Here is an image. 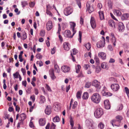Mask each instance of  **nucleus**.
I'll return each instance as SVG.
<instances>
[{
    "label": "nucleus",
    "instance_id": "f257e3e1",
    "mask_svg": "<svg viewBox=\"0 0 129 129\" xmlns=\"http://www.w3.org/2000/svg\"><path fill=\"white\" fill-rule=\"evenodd\" d=\"M90 98L92 102L96 104H98L100 102L101 98L99 93H95L91 96Z\"/></svg>",
    "mask_w": 129,
    "mask_h": 129
},
{
    "label": "nucleus",
    "instance_id": "f03ea898",
    "mask_svg": "<svg viewBox=\"0 0 129 129\" xmlns=\"http://www.w3.org/2000/svg\"><path fill=\"white\" fill-rule=\"evenodd\" d=\"M94 114L96 117L100 118L103 114V110L101 108H98L95 109Z\"/></svg>",
    "mask_w": 129,
    "mask_h": 129
},
{
    "label": "nucleus",
    "instance_id": "7ed1b4c3",
    "mask_svg": "<svg viewBox=\"0 0 129 129\" xmlns=\"http://www.w3.org/2000/svg\"><path fill=\"white\" fill-rule=\"evenodd\" d=\"M73 12V8L70 7H68L64 10V13L65 15L67 16L72 14Z\"/></svg>",
    "mask_w": 129,
    "mask_h": 129
},
{
    "label": "nucleus",
    "instance_id": "20e7f679",
    "mask_svg": "<svg viewBox=\"0 0 129 129\" xmlns=\"http://www.w3.org/2000/svg\"><path fill=\"white\" fill-rule=\"evenodd\" d=\"M90 85L94 86L97 89H100L101 87L100 82L96 80H94L92 83H90Z\"/></svg>",
    "mask_w": 129,
    "mask_h": 129
},
{
    "label": "nucleus",
    "instance_id": "39448f33",
    "mask_svg": "<svg viewBox=\"0 0 129 129\" xmlns=\"http://www.w3.org/2000/svg\"><path fill=\"white\" fill-rule=\"evenodd\" d=\"M102 38L103 39V41H100L98 42L96 44L98 48H101L104 47L105 46V39L104 37H102Z\"/></svg>",
    "mask_w": 129,
    "mask_h": 129
},
{
    "label": "nucleus",
    "instance_id": "423d86ee",
    "mask_svg": "<svg viewBox=\"0 0 129 129\" xmlns=\"http://www.w3.org/2000/svg\"><path fill=\"white\" fill-rule=\"evenodd\" d=\"M70 23L71 28H72L73 32V36H74L76 32V30L75 29L76 24L75 22H70Z\"/></svg>",
    "mask_w": 129,
    "mask_h": 129
},
{
    "label": "nucleus",
    "instance_id": "0eeeda50",
    "mask_svg": "<svg viewBox=\"0 0 129 129\" xmlns=\"http://www.w3.org/2000/svg\"><path fill=\"white\" fill-rule=\"evenodd\" d=\"M90 24L91 27L93 29L95 28L96 25V22L95 19L93 17H91L90 20Z\"/></svg>",
    "mask_w": 129,
    "mask_h": 129
},
{
    "label": "nucleus",
    "instance_id": "6e6552de",
    "mask_svg": "<svg viewBox=\"0 0 129 129\" xmlns=\"http://www.w3.org/2000/svg\"><path fill=\"white\" fill-rule=\"evenodd\" d=\"M64 36L66 37L72 38L73 36L71 35V31L68 30H66L64 33Z\"/></svg>",
    "mask_w": 129,
    "mask_h": 129
},
{
    "label": "nucleus",
    "instance_id": "1a4fd4ad",
    "mask_svg": "<svg viewBox=\"0 0 129 129\" xmlns=\"http://www.w3.org/2000/svg\"><path fill=\"white\" fill-rule=\"evenodd\" d=\"M111 87L113 90L116 91L119 89V85L117 84H113L111 86Z\"/></svg>",
    "mask_w": 129,
    "mask_h": 129
},
{
    "label": "nucleus",
    "instance_id": "9d476101",
    "mask_svg": "<svg viewBox=\"0 0 129 129\" xmlns=\"http://www.w3.org/2000/svg\"><path fill=\"white\" fill-rule=\"evenodd\" d=\"M104 104L105 108L107 109H110L111 107L110 104L109 100H106L104 101Z\"/></svg>",
    "mask_w": 129,
    "mask_h": 129
},
{
    "label": "nucleus",
    "instance_id": "9b49d317",
    "mask_svg": "<svg viewBox=\"0 0 129 129\" xmlns=\"http://www.w3.org/2000/svg\"><path fill=\"white\" fill-rule=\"evenodd\" d=\"M46 25L47 29L49 31L53 27L52 22L50 21H48Z\"/></svg>",
    "mask_w": 129,
    "mask_h": 129
},
{
    "label": "nucleus",
    "instance_id": "f8f14e48",
    "mask_svg": "<svg viewBox=\"0 0 129 129\" xmlns=\"http://www.w3.org/2000/svg\"><path fill=\"white\" fill-rule=\"evenodd\" d=\"M118 29L120 32H122L123 31L124 29V26L122 23L121 22H119L118 24Z\"/></svg>",
    "mask_w": 129,
    "mask_h": 129
},
{
    "label": "nucleus",
    "instance_id": "ddd939ff",
    "mask_svg": "<svg viewBox=\"0 0 129 129\" xmlns=\"http://www.w3.org/2000/svg\"><path fill=\"white\" fill-rule=\"evenodd\" d=\"M70 45L69 43L67 42H65L63 43V47L65 50L68 51L70 48Z\"/></svg>",
    "mask_w": 129,
    "mask_h": 129
},
{
    "label": "nucleus",
    "instance_id": "4468645a",
    "mask_svg": "<svg viewBox=\"0 0 129 129\" xmlns=\"http://www.w3.org/2000/svg\"><path fill=\"white\" fill-rule=\"evenodd\" d=\"M61 70L64 73L68 72L70 70V68L68 66H62L61 67Z\"/></svg>",
    "mask_w": 129,
    "mask_h": 129
},
{
    "label": "nucleus",
    "instance_id": "2eb2a0df",
    "mask_svg": "<svg viewBox=\"0 0 129 129\" xmlns=\"http://www.w3.org/2000/svg\"><path fill=\"white\" fill-rule=\"evenodd\" d=\"M49 72L50 76L52 80H54L56 78V77L54 74V70L53 69L49 70Z\"/></svg>",
    "mask_w": 129,
    "mask_h": 129
},
{
    "label": "nucleus",
    "instance_id": "dca6fc26",
    "mask_svg": "<svg viewBox=\"0 0 129 129\" xmlns=\"http://www.w3.org/2000/svg\"><path fill=\"white\" fill-rule=\"evenodd\" d=\"M110 37H111V40L113 43L114 46H116L115 42H116V41L114 34L113 33H111V34Z\"/></svg>",
    "mask_w": 129,
    "mask_h": 129
},
{
    "label": "nucleus",
    "instance_id": "f3484780",
    "mask_svg": "<svg viewBox=\"0 0 129 129\" xmlns=\"http://www.w3.org/2000/svg\"><path fill=\"white\" fill-rule=\"evenodd\" d=\"M99 57L101 58L103 60L105 59L106 58V54L103 52H100L98 53Z\"/></svg>",
    "mask_w": 129,
    "mask_h": 129
},
{
    "label": "nucleus",
    "instance_id": "a211bd4d",
    "mask_svg": "<svg viewBox=\"0 0 129 129\" xmlns=\"http://www.w3.org/2000/svg\"><path fill=\"white\" fill-rule=\"evenodd\" d=\"M46 114L48 115H49L51 112V109L50 107L47 106L45 110Z\"/></svg>",
    "mask_w": 129,
    "mask_h": 129
},
{
    "label": "nucleus",
    "instance_id": "6ab92c4d",
    "mask_svg": "<svg viewBox=\"0 0 129 129\" xmlns=\"http://www.w3.org/2000/svg\"><path fill=\"white\" fill-rule=\"evenodd\" d=\"M118 122L117 120H112L110 122L112 124L113 126H114L119 127L120 126V124L119 123L118 124H117V122Z\"/></svg>",
    "mask_w": 129,
    "mask_h": 129
},
{
    "label": "nucleus",
    "instance_id": "aec40b11",
    "mask_svg": "<svg viewBox=\"0 0 129 129\" xmlns=\"http://www.w3.org/2000/svg\"><path fill=\"white\" fill-rule=\"evenodd\" d=\"M39 122L40 126H43L45 124L46 121L44 119L41 118L40 119L39 121Z\"/></svg>",
    "mask_w": 129,
    "mask_h": 129
},
{
    "label": "nucleus",
    "instance_id": "412c9836",
    "mask_svg": "<svg viewBox=\"0 0 129 129\" xmlns=\"http://www.w3.org/2000/svg\"><path fill=\"white\" fill-rule=\"evenodd\" d=\"M90 126L89 128L90 129H93L95 128L94 123L92 119L89 120V126Z\"/></svg>",
    "mask_w": 129,
    "mask_h": 129
},
{
    "label": "nucleus",
    "instance_id": "4be33fe9",
    "mask_svg": "<svg viewBox=\"0 0 129 129\" xmlns=\"http://www.w3.org/2000/svg\"><path fill=\"white\" fill-rule=\"evenodd\" d=\"M129 17V14L127 13L123 14L121 17V19L123 20H127Z\"/></svg>",
    "mask_w": 129,
    "mask_h": 129
},
{
    "label": "nucleus",
    "instance_id": "5701e85b",
    "mask_svg": "<svg viewBox=\"0 0 129 129\" xmlns=\"http://www.w3.org/2000/svg\"><path fill=\"white\" fill-rule=\"evenodd\" d=\"M102 93L103 95L107 97L111 96L112 95L111 93L109 92H106L104 90L102 91Z\"/></svg>",
    "mask_w": 129,
    "mask_h": 129
},
{
    "label": "nucleus",
    "instance_id": "b1692460",
    "mask_svg": "<svg viewBox=\"0 0 129 129\" xmlns=\"http://www.w3.org/2000/svg\"><path fill=\"white\" fill-rule=\"evenodd\" d=\"M101 67L104 69H108V67L107 63L106 62H103L101 64Z\"/></svg>",
    "mask_w": 129,
    "mask_h": 129
},
{
    "label": "nucleus",
    "instance_id": "393cba45",
    "mask_svg": "<svg viewBox=\"0 0 129 129\" xmlns=\"http://www.w3.org/2000/svg\"><path fill=\"white\" fill-rule=\"evenodd\" d=\"M109 26L112 27H115V23L112 20H110L109 21Z\"/></svg>",
    "mask_w": 129,
    "mask_h": 129
},
{
    "label": "nucleus",
    "instance_id": "a878e982",
    "mask_svg": "<svg viewBox=\"0 0 129 129\" xmlns=\"http://www.w3.org/2000/svg\"><path fill=\"white\" fill-rule=\"evenodd\" d=\"M27 38V35L26 33L24 31L22 32L21 36V39L23 40H25Z\"/></svg>",
    "mask_w": 129,
    "mask_h": 129
},
{
    "label": "nucleus",
    "instance_id": "bb28decb",
    "mask_svg": "<svg viewBox=\"0 0 129 129\" xmlns=\"http://www.w3.org/2000/svg\"><path fill=\"white\" fill-rule=\"evenodd\" d=\"M99 16L101 20H103L104 18V14L103 11H100L99 12Z\"/></svg>",
    "mask_w": 129,
    "mask_h": 129
},
{
    "label": "nucleus",
    "instance_id": "cd10ccee",
    "mask_svg": "<svg viewBox=\"0 0 129 129\" xmlns=\"http://www.w3.org/2000/svg\"><path fill=\"white\" fill-rule=\"evenodd\" d=\"M114 13L115 14H116L118 16H120L121 15V13L119 10H114Z\"/></svg>",
    "mask_w": 129,
    "mask_h": 129
},
{
    "label": "nucleus",
    "instance_id": "c85d7f7f",
    "mask_svg": "<svg viewBox=\"0 0 129 129\" xmlns=\"http://www.w3.org/2000/svg\"><path fill=\"white\" fill-rule=\"evenodd\" d=\"M88 93L87 92H85L84 93L82 96V98L84 99H87L88 98Z\"/></svg>",
    "mask_w": 129,
    "mask_h": 129
},
{
    "label": "nucleus",
    "instance_id": "c756f323",
    "mask_svg": "<svg viewBox=\"0 0 129 129\" xmlns=\"http://www.w3.org/2000/svg\"><path fill=\"white\" fill-rule=\"evenodd\" d=\"M20 116L21 118V121H23L26 118L25 115L23 113L21 114L20 115Z\"/></svg>",
    "mask_w": 129,
    "mask_h": 129
},
{
    "label": "nucleus",
    "instance_id": "7c9ffc66",
    "mask_svg": "<svg viewBox=\"0 0 129 129\" xmlns=\"http://www.w3.org/2000/svg\"><path fill=\"white\" fill-rule=\"evenodd\" d=\"M60 118L58 116H56L53 119V121L54 122H58L59 121Z\"/></svg>",
    "mask_w": 129,
    "mask_h": 129
},
{
    "label": "nucleus",
    "instance_id": "2f4dec72",
    "mask_svg": "<svg viewBox=\"0 0 129 129\" xmlns=\"http://www.w3.org/2000/svg\"><path fill=\"white\" fill-rule=\"evenodd\" d=\"M82 93V92L81 91H78L77 92L76 96L78 99H80Z\"/></svg>",
    "mask_w": 129,
    "mask_h": 129
},
{
    "label": "nucleus",
    "instance_id": "473e14b6",
    "mask_svg": "<svg viewBox=\"0 0 129 129\" xmlns=\"http://www.w3.org/2000/svg\"><path fill=\"white\" fill-rule=\"evenodd\" d=\"M54 69L55 72L56 73H58L60 71L59 68L57 64H55L54 65Z\"/></svg>",
    "mask_w": 129,
    "mask_h": 129
},
{
    "label": "nucleus",
    "instance_id": "72a5a7b5",
    "mask_svg": "<svg viewBox=\"0 0 129 129\" xmlns=\"http://www.w3.org/2000/svg\"><path fill=\"white\" fill-rule=\"evenodd\" d=\"M70 124L71 125L72 127L73 128L74 125V123L73 119H72L71 116H70Z\"/></svg>",
    "mask_w": 129,
    "mask_h": 129
},
{
    "label": "nucleus",
    "instance_id": "f704fd0d",
    "mask_svg": "<svg viewBox=\"0 0 129 129\" xmlns=\"http://www.w3.org/2000/svg\"><path fill=\"white\" fill-rule=\"evenodd\" d=\"M116 118L118 122L119 123L121 121L122 119V117L120 115H118L116 116Z\"/></svg>",
    "mask_w": 129,
    "mask_h": 129
},
{
    "label": "nucleus",
    "instance_id": "c9c22d12",
    "mask_svg": "<svg viewBox=\"0 0 129 129\" xmlns=\"http://www.w3.org/2000/svg\"><path fill=\"white\" fill-rule=\"evenodd\" d=\"M13 75L15 78H18V77L19 75H20V74L18 72H16L15 73L13 74Z\"/></svg>",
    "mask_w": 129,
    "mask_h": 129
},
{
    "label": "nucleus",
    "instance_id": "e433bc0d",
    "mask_svg": "<svg viewBox=\"0 0 129 129\" xmlns=\"http://www.w3.org/2000/svg\"><path fill=\"white\" fill-rule=\"evenodd\" d=\"M82 32L81 31H79V38H78V41L80 43L81 42Z\"/></svg>",
    "mask_w": 129,
    "mask_h": 129
},
{
    "label": "nucleus",
    "instance_id": "4c0bfd02",
    "mask_svg": "<svg viewBox=\"0 0 129 129\" xmlns=\"http://www.w3.org/2000/svg\"><path fill=\"white\" fill-rule=\"evenodd\" d=\"M98 126L101 129H103L104 127V125L102 122H100L98 125Z\"/></svg>",
    "mask_w": 129,
    "mask_h": 129
},
{
    "label": "nucleus",
    "instance_id": "58836bf2",
    "mask_svg": "<svg viewBox=\"0 0 129 129\" xmlns=\"http://www.w3.org/2000/svg\"><path fill=\"white\" fill-rule=\"evenodd\" d=\"M81 69V66L79 65H77V67L76 68V72L77 73H78Z\"/></svg>",
    "mask_w": 129,
    "mask_h": 129
},
{
    "label": "nucleus",
    "instance_id": "ea45409f",
    "mask_svg": "<svg viewBox=\"0 0 129 129\" xmlns=\"http://www.w3.org/2000/svg\"><path fill=\"white\" fill-rule=\"evenodd\" d=\"M21 5L23 7H24L28 4V3L26 1H23L21 2Z\"/></svg>",
    "mask_w": 129,
    "mask_h": 129
},
{
    "label": "nucleus",
    "instance_id": "a19ab883",
    "mask_svg": "<svg viewBox=\"0 0 129 129\" xmlns=\"http://www.w3.org/2000/svg\"><path fill=\"white\" fill-rule=\"evenodd\" d=\"M41 104L43 103L45 100V97L44 96L41 95Z\"/></svg>",
    "mask_w": 129,
    "mask_h": 129
},
{
    "label": "nucleus",
    "instance_id": "79ce46f5",
    "mask_svg": "<svg viewBox=\"0 0 129 129\" xmlns=\"http://www.w3.org/2000/svg\"><path fill=\"white\" fill-rule=\"evenodd\" d=\"M101 71V68L100 66H97L95 69V71L97 73H98Z\"/></svg>",
    "mask_w": 129,
    "mask_h": 129
},
{
    "label": "nucleus",
    "instance_id": "37998d69",
    "mask_svg": "<svg viewBox=\"0 0 129 129\" xmlns=\"http://www.w3.org/2000/svg\"><path fill=\"white\" fill-rule=\"evenodd\" d=\"M58 31L57 33V34H58L59 35H60V32L61 31V26L59 24H58Z\"/></svg>",
    "mask_w": 129,
    "mask_h": 129
},
{
    "label": "nucleus",
    "instance_id": "c03bdc74",
    "mask_svg": "<svg viewBox=\"0 0 129 129\" xmlns=\"http://www.w3.org/2000/svg\"><path fill=\"white\" fill-rule=\"evenodd\" d=\"M72 54L75 55L78 53L77 50L75 48H74L72 50Z\"/></svg>",
    "mask_w": 129,
    "mask_h": 129
},
{
    "label": "nucleus",
    "instance_id": "a18cd8bd",
    "mask_svg": "<svg viewBox=\"0 0 129 129\" xmlns=\"http://www.w3.org/2000/svg\"><path fill=\"white\" fill-rule=\"evenodd\" d=\"M83 19L82 16H81L80 18V23L81 25H82L83 24Z\"/></svg>",
    "mask_w": 129,
    "mask_h": 129
},
{
    "label": "nucleus",
    "instance_id": "49530a36",
    "mask_svg": "<svg viewBox=\"0 0 129 129\" xmlns=\"http://www.w3.org/2000/svg\"><path fill=\"white\" fill-rule=\"evenodd\" d=\"M56 125L53 123H52L50 129H55Z\"/></svg>",
    "mask_w": 129,
    "mask_h": 129
},
{
    "label": "nucleus",
    "instance_id": "de8ad7c7",
    "mask_svg": "<svg viewBox=\"0 0 129 129\" xmlns=\"http://www.w3.org/2000/svg\"><path fill=\"white\" fill-rule=\"evenodd\" d=\"M125 89L127 94V95L128 97H129V96H128V94H129V89L127 87H125Z\"/></svg>",
    "mask_w": 129,
    "mask_h": 129
},
{
    "label": "nucleus",
    "instance_id": "09e8293b",
    "mask_svg": "<svg viewBox=\"0 0 129 129\" xmlns=\"http://www.w3.org/2000/svg\"><path fill=\"white\" fill-rule=\"evenodd\" d=\"M109 80L112 82H117V80L115 79V78L113 77H111L109 79Z\"/></svg>",
    "mask_w": 129,
    "mask_h": 129
},
{
    "label": "nucleus",
    "instance_id": "8fccbe9b",
    "mask_svg": "<svg viewBox=\"0 0 129 129\" xmlns=\"http://www.w3.org/2000/svg\"><path fill=\"white\" fill-rule=\"evenodd\" d=\"M77 2V3L80 8H81V5L80 0H75Z\"/></svg>",
    "mask_w": 129,
    "mask_h": 129
},
{
    "label": "nucleus",
    "instance_id": "3c124183",
    "mask_svg": "<svg viewBox=\"0 0 129 129\" xmlns=\"http://www.w3.org/2000/svg\"><path fill=\"white\" fill-rule=\"evenodd\" d=\"M36 57L38 59H41L42 57V56L40 54H38L36 55Z\"/></svg>",
    "mask_w": 129,
    "mask_h": 129
},
{
    "label": "nucleus",
    "instance_id": "603ef678",
    "mask_svg": "<svg viewBox=\"0 0 129 129\" xmlns=\"http://www.w3.org/2000/svg\"><path fill=\"white\" fill-rule=\"evenodd\" d=\"M46 13L47 15H49L50 16H52V14L49 10H46Z\"/></svg>",
    "mask_w": 129,
    "mask_h": 129
},
{
    "label": "nucleus",
    "instance_id": "864d4df0",
    "mask_svg": "<svg viewBox=\"0 0 129 129\" xmlns=\"http://www.w3.org/2000/svg\"><path fill=\"white\" fill-rule=\"evenodd\" d=\"M40 35L42 37L44 36L45 35V31L43 30H41L40 33Z\"/></svg>",
    "mask_w": 129,
    "mask_h": 129
},
{
    "label": "nucleus",
    "instance_id": "5fc2aeb1",
    "mask_svg": "<svg viewBox=\"0 0 129 129\" xmlns=\"http://www.w3.org/2000/svg\"><path fill=\"white\" fill-rule=\"evenodd\" d=\"M123 106L122 104L120 105L118 107V109L117 110L119 111L121 110L122 109Z\"/></svg>",
    "mask_w": 129,
    "mask_h": 129
},
{
    "label": "nucleus",
    "instance_id": "6e6d98bb",
    "mask_svg": "<svg viewBox=\"0 0 129 129\" xmlns=\"http://www.w3.org/2000/svg\"><path fill=\"white\" fill-rule=\"evenodd\" d=\"M21 71L22 72L23 75H25L26 74V71L25 69L22 68L21 69Z\"/></svg>",
    "mask_w": 129,
    "mask_h": 129
},
{
    "label": "nucleus",
    "instance_id": "4d7b16f0",
    "mask_svg": "<svg viewBox=\"0 0 129 129\" xmlns=\"http://www.w3.org/2000/svg\"><path fill=\"white\" fill-rule=\"evenodd\" d=\"M35 5V3L34 2H31L29 3V6L30 7H34Z\"/></svg>",
    "mask_w": 129,
    "mask_h": 129
},
{
    "label": "nucleus",
    "instance_id": "13d9d810",
    "mask_svg": "<svg viewBox=\"0 0 129 129\" xmlns=\"http://www.w3.org/2000/svg\"><path fill=\"white\" fill-rule=\"evenodd\" d=\"M77 103L76 101H75L74 102V104L73 105L72 107V108L73 109H75L76 107L77 106Z\"/></svg>",
    "mask_w": 129,
    "mask_h": 129
},
{
    "label": "nucleus",
    "instance_id": "bf43d9fd",
    "mask_svg": "<svg viewBox=\"0 0 129 129\" xmlns=\"http://www.w3.org/2000/svg\"><path fill=\"white\" fill-rule=\"evenodd\" d=\"M90 11V12L89 11V13H90L92 12H93L94 11V9L93 7L92 6H89V11Z\"/></svg>",
    "mask_w": 129,
    "mask_h": 129
},
{
    "label": "nucleus",
    "instance_id": "052dcab7",
    "mask_svg": "<svg viewBox=\"0 0 129 129\" xmlns=\"http://www.w3.org/2000/svg\"><path fill=\"white\" fill-rule=\"evenodd\" d=\"M89 67V65L87 64H84L83 66V67L84 69L85 70H87L88 69V68Z\"/></svg>",
    "mask_w": 129,
    "mask_h": 129
},
{
    "label": "nucleus",
    "instance_id": "680f3d73",
    "mask_svg": "<svg viewBox=\"0 0 129 129\" xmlns=\"http://www.w3.org/2000/svg\"><path fill=\"white\" fill-rule=\"evenodd\" d=\"M97 7L100 9L102 7V4L101 3H99L97 5Z\"/></svg>",
    "mask_w": 129,
    "mask_h": 129
},
{
    "label": "nucleus",
    "instance_id": "e2e57ef3",
    "mask_svg": "<svg viewBox=\"0 0 129 129\" xmlns=\"http://www.w3.org/2000/svg\"><path fill=\"white\" fill-rule=\"evenodd\" d=\"M30 98L31 99L33 102H34L35 100V96L34 95H33L31 96Z\"/></svg>",
    "mask_w": 129,
    "mask_h": 129
},
{
    "label": "nucleus",
    "instance_id": "0e129e2a",
    "mask_svg": "<svg viewBox=\"0 0 129 129\" xmlns=\"http://www.w3.org/2000/svg\"><path fill=\"white\" fill-rule=\"evenodd\" d=\"M51 8V7L49 5H48L46 6V10H50Z\"/></svg>",
    "mask_w": 129,
    "mask_h": 129
},
{
    "label": "nucleus",
    "instance_id": "69168bd1",
    "mask_svg": "<svg viewBox=\"0 0 129 129\" xmlns=\"http://www.w3.org/2000/svg\"><path fill=\"white\" fill-rule=\"evenodd\" d=\"M22 85H23L25 87H26V86L27 82L26 80L23 81H22Z\"/></svg>",
    "mask_w": 129,
    "mask_h": 129
},
{
    "label": "nucleus",
    "instance_id": "338daca9",
    "mask_svg": "<svg viewBox=\"0 0 129 129\" xmlns=\"http://www.w3.org/2000/svg\"><path fill=\"white\" fill-rule=\"evenodd\" d=\"M46 88L48 91H51V90L50 87L47 84H46Z\"/></svg>",
    "mask_w": 129,
    "mask_h": 129
},
{
    "label": "nucleus",
    "instance_id": "774afa93",
    "mask_svg": "<svg viewBox=\"0 0 129 129\" xmlns=\"http://www.w3.org/2000/svg\"><path fill=\"white\" fill-rule=\"evenodd\" d=\"M55 48H53L51 50V53L52 54H53L55 52Z\"/></svg>",
    "mask_w": 129,
    "mask_h": 129
}]
</instances>
